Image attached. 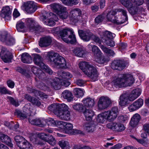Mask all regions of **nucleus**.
Wrapping results in <instances>:
<instances>
[{
	"label": "nucleus",
	"instance_id": "bf43d9fd",
	"mask_svg": "<svg viewBox=\"0 0 149 149\" xmlns=\"http://www.w3.org/2000/svg\"><path fill=\"white\" fill-rule=\"evenodd\" d=\"M0 93L3 94H8L9 95L11 94V92L8 90L4 87H0Z\"/></svg>",
	"mask_w": 149,
	"mask_h": 149
},
{
	"label": "nucleus",
	"instance_id": "052dcab7",
	"mask_svg": "<svg viewBox=\"0 0 149 149\" xmlns=\"http://www.w3.org/2000/svg\"><path fill=\"white\" fill-rule=\"evenodd\" d=\"M104 19V17L102 15H100L96 17L95 19V22L99 24Z\"/></svg>",
	"mask_w": 149,
	"mask_h": 149
},
{
	"label": "nucleus",
	"instance_id": "72a5a7b5",
	"mask_svg": "<svg viewBox=\"0 0 149 149\" xmlns=\"http://www.w3.org/2000/svg\"><path fill=\"white\" fill-rule=\"evenodd\" d=\"M21 60L23 63H30L32 62L31 56L27 53H24L22 54Z\"/></svg>",
	"mask_w": 149,
	"mask_h": 149
},
{
	"label": "nucleus",
	"instance_id": "1a4fd4ad",
	"mask_svg": "<svg viewBox=\"0 0 149 149\" xmlns=\"http://www.w3.org/2000/svg\"><path fill=\"white\" fill-rule=\"evenodd\" d=\"M0 40L9 46H12L15 44V40L12 36L8 34L6 31H3L0 35Z\"/></svg>",
	"mask_w": 149,
	"mask_h": 149
},
{
	"label": "nucleus",
	"instance_id": "4c0bfd02",
	"mask_svg": "<svg viewBox=\"0 0 149 149\" xmlns=\"http://www.w3.org/2000/svg\"><path fill=\"white\" fill-rule=\"evenodd\" d=\"M115 36L114 34H112L110 32L106 31L103 33V36L102 38V42L104 40H107L108 39H112Z\"/></svg>",
	"mask_w": 149,
	"mask_h": 149
},
{
	"label": "nucleus",
	"instance_id": "c03bdc74",
	"mask_svg": "<svg viewBox=\"0 0 149 149\" xmlns=\"http://www.w3.org/2000/svg\"><path fill=\"white\" fill-rule=\"evenodd\" d=\"M32 119L31 118H28V120L29 123L32 125H42L41 120L39 118Z\"/></svg>",
	"mask_w": 149,
	"mask_h": 149
},
{
	"label": "nucleus",
	"instance_id": "aec40b11",
	"mask_svg": "<svg viewBox=\"0 0 149 149\" xmlns=\"http://www.w3.org/2000/svg\"><path fill=\"white\" fill-rule=\"evenodd\" d=\"M143 103V100L141 99H139L130 105L128 108L130 111H133L141 107Z\"/></svg>",
	"mask_w": 149,
	"mask_h": 149
},
{
	"label": "nucleus",
	"instance_id": "7ed1b4c3",
	"mask_svg": "<svg viewBox=\"0 0 149 149\" xmlns=\"http://www.w3.org/2000/svg\"><path fill=\"white\" fill-rule=\"evenodd\" d=\"M79 68L84 73L93 81L98 79V74L96 67L86 62H81L79 64Z\"/></svg>",
	"mask_w": 149,
	"mask_h": 149
},
{
	"label": "nucleus",
	"instance_id": "e2e57ef3",
	"mask_svg": "<svg viewBox=\"0 0 149 149\" xmlns=\"http://www.w3.org/2000/svg\"><path fill=\"white\" fill-rule=\"evenodd\" d=\"M38 87L40 89L44 91L48 90L49 88L48 86L42 83H40L39 85H38Z\"/></svg>",
	"mask_w": 149,
	"mask_h": 149
},
{
	"label": "nucleus",
	"instance_id": "09e8293b",
	"mask_svg": "<svg viewBox=\"0 0 149 149\" xmlns=\"http://www.w3.org/2000/svg\"><path fill=\"white\" fill-rule=\"evenodd\" d=\"M102 56H95V61L98 63L103 64L106 63L109 61L108 58H106L104 57H102Z\"/></svg>",
	"mask_w": 149,
	"mask_h": 149
},
{
	"label": "nucleus",
	"instance_id": "2eb2a0df",
	"mask_svg": "<svg viewBox=\"0 0 149 149\" xmlns=\"http://www.w3.org/2000/svg\"><path fill=\"white\" fill-rule=\"evenodd\" d=\"M38 136L40 138L52 146H54L56 144V140L52 135L41 133L38 134Z\"/></svg>",
	"mask_w": 149,
	"mask_h": 149
},
{
	"label": "nucleus",
	"instance_id": "680f3d73",
	"mask_svg": "<svg viewBox=\"0 0 149 149\" xmlns=\"http://www.w3.org/2000/svg\"><path fill=\"white\" fill-rule=\"evenodd\" d=\"M7 98L10 101L11 103L15 107H17L19 105V104L17 101L15 100L13 98L11 97H8Z\"/></svg>",
	"mask_w": 149,
	"mask_h": 149
},
{
	"label": "nucleus",
	"instance_id": "37998d69",
	"mask_svg": "<svg viewBox=\"0 0 149 149\" xmlns=\"http://www.w3.org/2000/svg\"><path fill=\"white\" fill-rule=\"evenodd\" d=\"M73 128L72 125L70 123L64 122L63 129L65 133H69L70 130H71Z\"/></svg>",
	"mask_w": 149,
	"mask_h": 149
},
{
	"label": "nucleus",
	"instance_id": "69168bd1",
	"mask_svg": "<svg viewBox=\"0 0 149 149\" xmlns=\"http://www.w3.org/2000/svg\"><path fill=\"white\" fill-rule=\"evenodd\" d=\"M46 122L49 125L54 126L56 125V120L52 118H49L46 120Z\"/></svg>",
	"mask_w": 149,
	"mask_h": 149
},
{
	"label": "nucleus",
	"instance_id": "ea45409f",
	"mask_svg": "<svg viewBox=\"0 0 149 149\" xmlns=\"http://www.w3.org/2000/svg\"><path fill=\"white\" fill-rule=\"evenodd\" d=\"M75 96L77 98L82 97L84 95V91L82 89L75 88L73 90Z\"/></svg>",
	"mask_w": 149,
	"mask_h": 149
},
{
	"label": "nucleus",
	"instance_id": "79ce46f5",
	"mask_svg": "<svg viewBox=\"0 0 149 149\" xmlns=\"http://www.w3.org/2000/svg\"><path fill=\"white\" fill-rule=\"evenodd\" d=\"M50 6L57 14L58 12L61 10L62 8L64 7L61 4L57 3L52 4L50 5Z\"/></svg>",
	"mask_w": 149,
	"mask_h": 149
},
{
	"label": "nucleus",
	"instance_id": "9b49d317",
	"mask_svg": "<svg viewBox=\"0 0 149 149\" xmlns=\"http://www.w3.org/2000/svg\"><path fill=\"white\" fill-rule=\"evenodd\" d=\"M111 103V101L108 97L102 96L98 99L97 103L98 109L102 110L107 108Z\"/></svg>",
	"mask_w": 149,
	"mask_h": 149
},
{
	"label": "nucleus",
	"instance_id": "7c9ffc66",
	"mask_svg": "<svg viewBox=\"0 0 149 149\" xmlns=\"http://www.w3.org/2000/svg\"><path fill=\"white\" fill-rule=\"evenodd\" d=\"M62 96L67 101L70 102L73 100V95L71 92L68 90H65L63 91L62 94Z\"/></svg>",
	"mask_w": 149,
	"mask_h": 149
},
{
	"label": "nucleus",
	"instance_id": "ddd939ff",
	"mask_svg": "<svg viewBox=\"0 0 149 149\" xmlns=\"http://www.w3.org/2000/svg\"><path fill=\"white\" fill-rule=\"evenodd\" d=\"M128 64L126 61L122 60H114L111 63V67L114 70H121L123 69Z\"/></svg>",
	"mask_w": 149,
	"mask_h": 149
},
{
	"label": "nucleus",
	"instance_id": "13d9d810",
	"mask_svg": "<svg viewBox=\"0 0 149 149\" xmlns=\"http://www.w3.org/2000/svg\"><path fill=\"white\" fill-rule=\"evenodd\" d=\"M38 72V73L36 76L39 79H41L42 80L46 77L45 73L41 70H39Z\"/></svg>",
	"mask_w": 149,
	"mask_h": 149
},
{
	"label": "nucleus",
	"instance_id": "f03ea898",
	"mask_svg": "<svg viewBox=\"0 0 149 149\" xmlns=\"http://www.w3.org/2000/svg\"><path fill=\"white\" fill-rule=\"evenodd\" d=\"M47 56L49 61L54 68L65 69L68 67L65 58L59 54L53 51L48 52Z\"/></svg>",
	"mask_w": 149,
	"mask_h": 149
},
{
	"label": "nucleus",
	"instance_id": "5fc2aeb1",
	"mask_svg": "<svg viewBox=\"0 0 149 149\" xmlns=\"http://www.w3.org/2000/svg\"><path fill=\"white\" fill-rule=\"evenodd\" d=\"M6 138L4 143L10 147L12 148L13 146V144L12 143V142L10 138L8 136H7V137Z\"/></svg>",
	"mask_w": 149,
	"mask_h": 149
},
{
	"label": "nucleus",
	"instance_id": "bb28decb",
	"mask_svg": "<svg viewBox=\"0 0 149 149\" xmlns=\"http://www.w3.org/2000/svg\"><path fill=\"white\" fill-rule=\"evenodd\" d=\"M57 15L60 19L63 20L69 18V16L68 15V10L66 7L65 6L62 8L61 10L58 12Z\"/></svg>",
	"mask_w": 149,
	"mask_h": 149
},
{
	"label": "nucleus",
	"instance_id": "f257e3e1",
	"mask_svg": "<svg viewBox=\"0 0 149 149\" xmlns=\"http://www.w3.org/2000/svg\"><path fill=\"white\" fill-rule=\"evenodd\" d=\"M134 81L133 76L131 74H123L120 77L114 78L109 84L108 89L111 91H115L117 88L130 86Z\"/></svg>",
	"mask_w": 149,
	"mask_h": 149
},
{
	"label": "nucleus",
	"instance_id": "8fccbe9b",
	"mask_svg": "<svg viewBox=\"0 0 149 149\" xmlns=\"http://www.w3.org/2000/svg\"><path fill=\"white\" fill-rule=\"evenodd\" d=\"M73 109L76 111L81 112L84 110V107L82 104L76 103L72 106Z\"/></svg>",
	"mask_w": 149,
	"mask_h": 149
},
{
	"label": "nucleus",
	"instance_id": "b1692460",
	"mask_svg": "<svg viewBox=\"0 0 149 149\" xmlns=\"http://www.w3.org/2000/svg\"><path fill=\"white\" fill-rule=\"evenodd\" d=\"M141 90L139 88L133 90L129 95H128L129 101H133L137 98L141 94Z\"/></svg>",
	"mask_w": 149,
	"mask_h": 149
},
{
	"label": "nucleus",
	"instance_id": "412c9836",
	"mask_svg": "<svg viewBox=\"0 0 149 149\" xmlns=\"http://www.w3.org/2000/svg\"><path fill=\"white\" fill-rule=\"evenodd\" d=\"M52 41V38L50 36H46L40 38L38 45L41 47H46L50 45Z\"/></svg>",
	"mask_w": 149,
	"mask_h": 149
},
{
	"label": "nucleus",
	"instance_id": "a19ab883",
	"mask_svg": "<svg viewBox=\"0 0 149 149\" xmlns=\"http://www.w3.org/2000/svg\"><path fill=\"white\" fill-rule=\"evenodd\" d=\"M42 17L43 22L45 24L50 26H52L55 25V23L54 21L52 19V18L48 19L47 18V17L45 15H43Z\"/></svg>",
	"mask_w": 149,
	"mask_h": 149
},
{
	"label": "nucleus",
	"instance_id": "f704fd0d",
	"mask_svg": "<svg viewBox=\"0 0 149 149\" xmlns=\"http://www.w3.org/2000/svg\"><path fill=\"white\" fill-rule=\"evenodd\" d=\"M14 139L17 146L19 147H21V146L22 144L26 143L27 142V140H26L24 137L20 135H17L14 137Z\"/></svg>",
	"mask_w": 149,
	"mask_h": 149
},
{
	"label": "nucleus",
	"instance_id": "e433bc0d",
	"mask_svg": "<svg viewBox=\"0 0 149 149\" xmlns=\"http://www.w3.org/2000/svg\"><path fill=\"white\" fill-rule=\"evenodd\" d=\"M28 90H29V93H33L36 96H39L40 97L44 98H47V95L42 92L36 90L35 89H32L30 88H29Z\"/></svg>",
	"mask_w": 149,
	"mask_h": 149
},
{
	"label": "nucleus",
	"instance_id": "338daca9",
	"mask_svg": "<svg viewBox=\"0 0 149 149\" xmlns=\"http://www.w3.org/2000/svg\"><path fill=\"white\" fill-rule=\"evenodd\" d=\"M55 122L56 125H55L54 126L59 127L61 129L63 128L64 123L65 122L58 120H56Z\"/></svg>",
	"mask_w": 149,
	"mask_h": 149
},
{
	"label": "nucleus",
	"instance_id": "c756f323",
	"mask_svg": "<svg viewBox=\"0 0 149 149\" xmlns=\"http://www.w3.org/2000/svg\"><path fill=\"white\" fill-rule=\"evenodd\" d=\"M73 52L76 56L82 57L85 54L86 51L82 47H77L73 50Z\"/></svg>",
	"mask_w": 149,
	"mask_h": 149
},
{
	"label": "nucleus",
	"instance_id": "a878e982",
	"mask_svg": "<svg viewBox=\"0 0 149 149\" xmlns=\"http://www.w3.org/2000/svg\"><path fill=\"white\" fill-rule=\"evenodd\" d=\"M128 95L126 93L121 95L119 100V103L121 106H125L129 103Z\"/></svg>",
	"mask_w": 149,
	"mask_h": 149
},
{
	"label": "nucleus",
	"instance_id": "de8ad7c7",
	"mask_svg": "<svg viewBox=\"0 0 149 149\" xmlns=\"http://www.w3.org/2000/svg\"><path fill=\"white\" fill-rule=\"evenodd\" d=\"M61 1L63 4L68 6L76 5L79 2L78 0H61Z\"/></svg>",
	"mask_w": 149,
	"mask_h": 149
},
{
	"label": "nucleus",
	"instance_id": "9d476101",
	"mask_svg": "<svg viewBox=\"0 0 149 149\" xmlns=\"http://www.w3.org/2000/svg\"><path fill=\"white\" fill-rule=\"evenodd\" d=\"M118 112L117 107H114L110 110L104 112V115L106 120L109 122H112L114 120L117 116Z\"/></svg>",
	"mask_w": 149,
	"mask_h": 149
},
{
	"label": "nucleus",
	"instance_id": "473e14b6",
	"mask_svg": "<svg viewBox=\"0 0 149 149\" xmlns=\"http://www.w3.org/2000/svg\"><path fill=\"white\" fill-rule=\"evenodd\" d=\"M51 85L52 87L55 90L59 89L61 87L60 79L55 78L51 82Z\"/></svg>",
	"mask_w": 149,
	"mask_h": 149
},
{
	"label": "nucleus",
	"instance_id": "423d86ee",
	"mask_svg": "<svg viewBox=\"0 0 149 149\" xmlns=\"http://www.w3.org/2000/svg\"><path fill=\"white\" fill-rule=\"evenodd\" d=\"M58 33L65 42L71 44L76 43L75 36L72 29L68 28L64 29L60 31Z\"/></svg>",
	"mask_w": 149,
	"mask_h": 149
},
{
	"label": "nucleus",
	"instance_id": "6ab92c4d",
	"mask_svg": "<svg viewBox=\"0 0 149 149\" xmlns=\"http://www.w3.org/2000/svg\"><path fill=\"white\" fill-rule=\"evenodd\" d=\"M107 127L109 129L117 132H121L125 129V127L123 124L115 122L109 123L107 124Z\"/></svg>",
	"mask_w": 149,
	"mask_h": 149
},
{
	"label": "nucleus",
	"instance_id": "f3484780",
	"mask_svg": "<svg viewBox=\"0 0 149 149\" xmlns=\"http://www.w3.org/2000/svg\"><path fill=\"white\" fill-rule=\"evenodd\" d=\"M26 11L29 13H34L37 9V4L33 1L27 2L24 4Z\"/></svg>",
	"mask_w": 149,
	"mask_h": 149
},
{
	"label": "nucleus",
	"instance_id": "dca6fc26",
	"mask_svg": "<svg viewBox=\"0 0 149 149\" xmlns=\"http://www.w3.org/2000/svg\"><path fill=\"white\" fill-rule=\"evenodd\" d=\"M81 11L80 9L75 8L71 11L69 19L72 22H75L78 21L79 17L81 15Z\"/></svg>",
	"mask_w": 149,
	"mask_h": 149
},
{
	"label": "nucleus",
	"instance_id": "393cba45",
	"mask_svg": "<svg viewBox=\"0 0 149 149\" xmlns=\"http://www.w3.org/2000/svg\"><path fill=\"white\" fill-rule=\"evenodd\" d=\"M140 119V116L139 114L136 113L134 114L131 118L130 122V126L133 128L136 127L139 123Z\"/></svg>",
	"mask_w": 149,
	"mask_h": 149
},
{
	"label": "nucleus",
	"instance_id": "3c124183",
	"mask_svg": "<svg viewBox=\"0 0 149 149\" xmlns=\"http://www.w3.org/2000/svg\"><path fill=\"white\" fill-rule=\"evenodd\" d=\"M84 127L85 130L88 132H93L94 128V125L90 123H85Z\"/></svg>",
	"mask_w": 149,
	"mask_h": 149
},
{
	"label": "nucleus",
	"instance_id": "864d4df0",
	"mask_svg": "<svg viewBox=\"0 0 149 149\" xmlns=\"http://www.w3.org/2000/svg\"><path fill=\"white\" fill-rule=\"evenodd\" d=\"M26 143L22 144L19 147L20 149H33V147L27 141Z\"/></svg>",
	"mask_w": 149,
	"mask_h": 149
},
{
	"label": "nucleus",
	"instance_id": "774afa93",
	"mask_svg": "<svg viewBox=\"0 0 149 149\" xmlns=\"http://www.w3.org/2000/svg\"><path fill=\"white\" fill-rule=\"evenodd\" d=\"M61 85H63L65 87H68L70 84V82L68 80V79H64L61 80Z\"/></svg>",
	"mask_w": 149,
	"mask_h": 149
},
{
	"label": "nucleus",
	"instance_id": "a18cd8bd",
	"mask_svg": "<svg viewBox=\"0 0 149 149\" xmlns=\"http://www.w3.org/2000/svg\"><path fill=\"white\" fill-rule=\"evenodd\" d=\"M16 28L18 31H23L25 28L24 23L22 20H19L17 22L16 25Z\"/></svg>",
	"mask_w": 149,
	"mask_h": 149
},
{
	"label": "nucleus",
	"instance_id": "c9c22d12",
	"mask_svg": "<svg viewBox=\"0 0 149 149\" xmlns=\"http://www.w3.org/2000/svg\"><path fill=\"white\" fill-rule=\"evenodd\" d=\"M83 113L86 120L90 121L92 120V117L94 115L93 111L91 109H86L83 112Z\"/></svg>",
	"mask_w": 149,
	"mask_h": 149
},
{
	"label": "nucleus",
	"instance_id": "4be33fe9",
	"mask_svg": "<svg viewBox=\"0 0 149 149\" xmlns=\"http://www.w3.org/2000/svg\"><path fill=\"white\" fill-rule=\"evenodd\" d=\"M78 33L81 38L85 41H89L92 36V33L89 30L83 31L80 30H78Z\"/></svg>",
	"mask_w": 149,
	"mask_h": 149
},
{
	"label": "nucleus",
	"instance_id": "5701e85b",
	"mask_svg": "<svg viewBox=\"0 0 149 149\" xmlns=\"http://www.w3.org/2000/svg\"><path fill=\"white\" fill-rule=\"evenodd\" d=\"M55 114L62 120H68L70 119V113L68 110L65 112L57 111H55Z\"/></svg>",
	"mask_w": 149,
	"mask_h": 149
},
{
	"label": "nucleus",
	"instance_id": "58836bf2",
	"mask_svg": "<svg viewBox=\"0 0 149 149\" xmlns=\"http://www.w3.org/2000/svg\"><path fill=\"white\" fill-rule=\"evenodd\" d=\"M58 144L62 149H70V146L66 140H62L58 142Z\"/></svg>",
	"mask_w": 149,
	"mask_h": 149
},
{
	"label": "nucleus",
	"instance_id": "c85d7f7f",
	"mask_svg": "<svg viewBox=\"0 0 149 149\" xmlns=\"http://www.w3.org/2000/svg\"><path fill=\"white\" fill-rule=\"evenodd\" d=\"M58 75L59 79L61 80L64 79H68L72 77V75L68 72L62 71H59L58 72Z\"/></svg>",
	"mask_w": 149,
	"mask_h": 149
},
{
	"label": "nucleus",
	"instance_id": "603ef678",
	"mask_svg": "<svg viewBox=\"0 0 149 149\" xmlns=\"http://www.w3.org/2000/svg\"><path fill=\"white\" fill-rule=\"evenodd\" d=\"M104 112L98 114L96 118L97 121L99 123H103L106 120Z\"/></svg>",
	"mask_w": 149,
	"mask_h": 149
},
{
	"label": "nucleus",
	"instance_id": "0eeeda50",
	"mask_svg": "<svg viewBox=\"0 0 149 149\" xmlns=\"http://www.w3.org/2000/svg\"><path fill=\"white\" fill-rule=\"evenodd\" d=\"M26 24L30 30L34 33H39L43 31V28L37 24L35 20L33 18H28L26 20Z\"/></svg>",
	"mask_w": 149,
	"mask_h": 149
},
{
	"label": "nucleus",
	"instance_id": "20e7f679",
	"mask_svg": "<svg viewBox=\"0 0 149 149\" xmlns=\"http://www.w3.org/2000/svg\"><path fill=\"white\" fill-rule=\"evenodd\" d=\"M118 12H120L123 15L122 17L123 19L115 17L114 15L116 14L115 11L112 10L109 12L107 15V20L113 23L117 24H121L125 22L128 20L127 15V12L123 9H119L118 10Z\"/></svg>",
	"mask_w": 149,
	"mask_h": 149
},
{
	"label": "nucleus",
	"instance_id": "6e6552de",
	"mask_svg": "<svg viewBox=\"0 0 149 149\" xmlns=\"http://www.w3.org/2000/svg\"><path fill=\"white\" fill-rule=\"evenodd\" d=\"M33 61L34 63L49 74H52L53 73L52 70L48 66L45 65L43 62L42 57L37 54H33Z\"/></svg>",
	"mask_w": 149,
	"mask_h": 149
},
{
	"label": "nucleus",
	"instance_id": "cd10ccee",
	"mask_svg": "<svg viewBox=\"0 0 149 149\" xmlns=\"http://www.w3.org/2000/svg\"><path fill=\"white\" fill-rule=\"evenodd\" d=\"M82 102L84 107H91L95 104L94 99L89 97H87L83 99Z\"/></svg>",
	"mask_w": 149,
	"mask_h": 149
},
{
	"label": "nucleus",
	"instance_id": "4d7b16f0",
	"mask_svg": "<svg viewBox=\"0 0 149 149\" xmlns=\"http://www.w3.org/2000/svg\"><path fill=\"white\" fill-rule=\"evenodd\" d=\"M128 119V117L126 115H121L119 116L118 119V120L121 123L126 122Z\"/></svg>",
	"mask_w": 149,
	"mask_h": 149
},
{
	"label": "nucleus",
	"instance_id": "2f4dec72",
	"mask_svg": "<svg viewBox=\"0 0 149 149\" xmlns=\"http://www.w3.org/2000/svg\"><path fill=\"white\" fill-rule=\"evenodd\" d=\"M88 47L89 48H92V51L94 54L95 58V56L100 57L102 56V53L97 46L89 44Z\"/></svg>",
	"mask_w": 149,
	"mask_h": 149
},
{
	"label": "nucleus",
	"instance_id": "49530a36",
	"mask_svg": "<svg viewBox=\"0 0 149 149\" xmlns=\"http://www.w3.org/2000/svg\"><path fill=\"white\" fill-rule=\"evenodd\" d=\"M16 113L17 116L22 119H24L26 118L28 119V118L32 117L31 114L28 115L26 113H22L19 110L17 111Z\"/></svg>",
	"mask_w": 149,
	"mask_h": 149
},
{
	"label": "nucleus",
	"instance_id": "6e6d98bb",
	"mask_svg": "<svg viewBox=\"0 0 149 149\" xmlns=\"http://www.w3.org/2000/svg\"><path fill=\"white\" fill-rule=\"evenodd\" d=\"M112 39H108L107 40H104V41L102 42L105 44L111 47H113L115 45V42L112 40Z\"/></svg>",
	"mask_w": 149,
	"mask_h": 149
},
{
	"label": "nucleus",
	"instance_id": "4468645a",
	"mask_svg": "<svg viewBox=\"0 0 149 149\" xmlns=\"http://www.w3.org/2000/svg\"><path fill=\"white\" fill-rule=\"evenodd\" d=\"M0 48L1 49L0 52V57L4 62L7 63L10 62L12 58L11 53L2 46H0Z\"/></svg>",
	"mask_w": 149,
	"mask_h": 149
},
{
	"label": "nucleus",
	"instance_id": "a211bd4d",
	"mask_svg": "<svg viewBox=\"0 0 149 149\" xmlns=\"http://www.w3.org/2000/svg\"><path fill=\"white\" fill-rule=\"evenodd\" d=\"M11 10L10 7L8 6H6L3 7L2 9L0 16L4 18L5 21H10L11 18Z\"/></svg>",
	"mask_w": 149,
	"mask_h": 149
},
{
	"label": "nucleus",
	"instance_id": "0e129e2a",
	"mask_svg": "<svg viewBox=\"0 0 149 149\" xmlns=\"http://www.w3.org/2000/svg\"><path fill=\"white\" fill-rule=\"evenodd\" d=\"M75 83L78 86H81L84 85L85 84L86 81L82 79H79L76 80Z\"/></svg>",
	"mask_w": 149,
	"mask_h": 149
},
{
	"label": "nucleus",
	"instance_id": "39448f33",
	"mask_svg": "<svg viewBox=\"0 0 149 149\" xmlns=\"http://www.w3.org/2000/svg\"><path fill=\"white\" fill-rule=\"evenodd\" d=\"M144 0H122L121 3L128 9L129 12L132 14H135L139 11L137 6L142 5Z\"/></svg>",
	"mask_w": 149,
	"mask_h": 149
},
{
	"label": "nucleus",
	"instance_id": "f8f14e48",
	"mask_svg": "<svg viewBox=\"0 0 149 149\" xmlns=\"http://www.w3.org/2000/svg\"><path fill=\"white\" fill-rule=\"evenodd\" d=\"M49 110L53 111L55 114V111H68L69 107L66 104H54L48 107Z\"/></svg>",
	"mask_w": 149,
	"mask_h": 149
}]
</instances>
